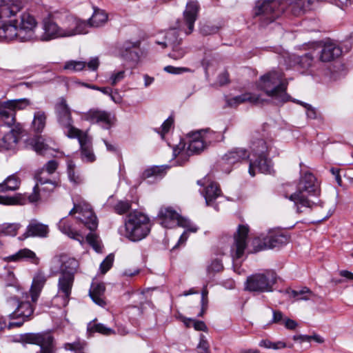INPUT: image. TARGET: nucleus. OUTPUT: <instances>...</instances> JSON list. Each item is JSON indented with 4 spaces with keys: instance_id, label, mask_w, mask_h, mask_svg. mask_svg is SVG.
I'll return each instance as SVG.
<instances>
[{
    "instance_id": "obj_64",
    "label": "nucleus",
    "mask_w": 353,
    "mask_h": 353,
    "mask_svg": "<svg viewBox=\"0 0 353 353\" xmlns=\"http://www.w3.org/2000/svg\"><path fill=\"white\" fill-rule=\"evenodd\" d=\"M198 353H210L208 344L206 341L201 339L197 346Z\"/></svg>"
},
{
    "instance_id": "obj_54",
    "label": "nucleus",
    "mask_w": 353,
    "mask_h": 353,
    "mask_svg": "<svg viewBox=\"0 0 353 353\" xmlns=\"http://www.w3.org/2000/svg\"><path fill=\"white\" fill-rule=\"evenodd\" d=\"M294 102L300 104L303 106L306 109V114L309 119H315L317 117V113L315 108H314L311 105L306 103L305 102L299 101V100H293Z\"/></svg>"
},
{
    "instance_id": "obj_14",
    "label": "nucleus",
    "mask_w": 353,
    "mask_h": 353,
    "mask_svg": "<svg viewBox=\"0 0 353 353\" xmlns=\"http://www.w3.org/2000/svg\"><path fill=\"white\" fill-rule=\"evenodd\" d=\"M74 282V276L59 274L57 283V294L54 296V300L61 299L60 305L65 307L68 305Z\"/></svg>"
},
{
    "instance_id": "obj_32",
    "label": "nucleus",
    "mask_w": 353,
    "mask_h": 353,
    "mask_svg": "<svg viewBox=\"0 0 353 353\" xmlns=\"http://www.w3.org/2000/svg\"><path fill=\"white\" fill-rule=\"evenodd\" d=\"M249 156L250 154L246 150L243 148H234L223 157V161L225 164L232 165L247 159Z\"/></svg>"
},
{
    "instance_id": "obj_25",
    "label": "nucleus",
    "mask_w": 353,
    "mask_h": 353,
    "mask_svg": "<svg viewBox=\"0 0 353 353\" xmlns=\"http://www.w3.org/2000/svg\"><path fill=\"white\" fill-rule=\"evenodd\" d=\"M18 20L14 19L9 23H3L0 26V41H11L17 39L19 41Z\"/></svg>"
},
{
    "instance_id": "obj_38",
    "label": "nucleus",
    "mask_w": 353,
    "mask_h": 353,
    "mask_svg": "<svg viewBox=\"0 0 353 353\" xmlns=\"http://www.w3.org/2000/svg\"><path fill=\"white\" fill-rule=\"evenodd\" d=\"M95 321L96 319L88 323L87 332L90 336H92L95 332H98L105 336H110L115 334L114 330L112 328H110L102 323H97Z\"/></svg>"
},
{
    "instance_id": "obj_21",
    "label": "nucleus",
    "mask_w": 353,
    "mask_h": 353,
    "mask_svg": "<svg viewBox=\"0 0 353 353\" xmlns=\"http://www.w3.org/2000/svg\"><path fill=\"white\" fill-rule=\"evenodd\" d=\"M75 138L78 139L80 145L82 161L88 163L94 162L96 159V157L93 152L92 143L88 136L81 131Z\"/></svg>"
},
{
    "instance_id": "obj_48",
    "label": "nucleus",
    "mask_w": 353,
    "mask_h": 353,
    "mask_svg": "<svg viewBox=\"0 0 353 353\" xmlns=\"http://www.w3.org/2000/svg\"><path fill=\"white\" fill-rule=\"evenodd\" d=\"M20 227L19 223H4L1 226L0 234L5 236H14Z\"/></svg>"
},
{
    "instance_id": "obj_27",
    "label": "nucleus",
    "mask_w": 353,
    "mask_h": 353,
    "mask_svg": "<svg viewBox=\"0 0 353 353\" xmlns=\"http://www.w3.org/2000/svg\"><path fill=\"white\" fill-rule=\"evenodd\" d=\"M289 241V237L280 231H270L265 236L263 248L272 249L285 245Z\"/></svg>"
},
{
    "instance_id": "obj_49",
    "label": "nucleus",
    "mask_w": 353,
    "mask_h": 353,
    "mask_svg": "<svg viewBox=\"0 0 353 353\" xmlns=\"http://www.w3.org/2000/svg\"><path fill=\"white\" fill-rule=\"evenodd\" d=\"M75 165L72 161H68V175L70 182L74 184H79L82 182L83 179L79 174L75 172Z\"/></svg>"
},
{
    "instance_id": "obj_8",
    "label": "nucleus",
    "mask_w": 353,
    "mask_h": 353,
    "mask_svg": "<svg viewBox=\"0 0 353 353\" xmlns=\"http://www.w3.org/2000/svg\"><path fill=\"white\" fill-rule=\"evenodd\" d=\"M158 218L160 221V224L164 228H171L178 225L188 228V230L193 233L196 232L198 230V228L193 225L190 220L180 216L171 207L161 208L158 214Z\"/></svg>"
},
{
    "instance_id": "obj_41",
    "label": "nucleus",
    "mask_w": 353,
    "mask_h": 353,
    "mask_svg": "<svg viewBox=\"0 0 353 353\" xmlns=\"http://www.w3.org/2000/svg\"><path fill=\"white\" fill-rule=\"evenodd\" d=\"M182 39L179 37L178 31L176 29H171L168 31L165 36V41L163 43L159 42V44L163 45L164 48H174L176 46H180Z\"/></svg>"
},
{
    "instance_id": "obj_62",
    "label": "nucleus",
    "mask_w": 353,
    "mask_h": 353,
    "mask_svg": "<svg viewBox=\"0 0 353 353\" xmlns=\"http://www.w3.org/2000/svg\"><path fill=\"white\" fill-rule=\"evenodd\" d=\"M265 244V237L263 239L260 238H255L252 241L253 245V252H257L263 250L269 249L268 248H263V245Z\"/></svg>"
},
{
    "instance_id": "obj_52",
    "label": "nucleus",
    "mask_w": 353,
    "mask_h": 353,
    "mask_svg": "<svg viewBox=\"0 0 353 353\" xmlns=\"http://www.w3.org/2000/svg\"><path fill=\"white\" fill-rule=\"evenodd\" d=\"M223 269V265L222 264L221 260L219 259H213L210 264L207 268V271L209 274L212 273L214 274L216 272H219L222 271Z\"/></svg>"
},
{
    "instance_id": "obj_1",
    "label": "nucleus",
    "mask_w": 353,
    "mask_h": 353,
    "mask_svg": "<svg viewBox=\"0 0 353 353\" xmlns=\"http://www.w3.org/2000/svg\"><path fill=\"white\" fill-rule=\"evenodd\" d=\"M321 0H263L259 1L254 8V17L261 26L273 22L287 8L296 16L301 15Z\"/></svg>"
},
{
    "instance_id": "obj_57",
    "label": "nucleus",
    "mask_w": 353,
    "mask_h": 353,
    "mask_svg": "<svg viewBox=\"0 0 353 353\" xmlns=\"http://www.w3.org/2000/svg\"><path fill=\"white\" fill-rule=\"evenodd\" d=\"M12 101V108L14 111L15 109L22 110L30 105V101L27 99H19L14 100H8Z\"/></svg>"
},
{
    "instance_id": "obj_43",
    "label": "nucleus",
    "mask_w": 353,
    "mask_h": 353,
    "mask_svg": "<svg viewBox=\"0 0 353 353\" xmlns=\"http://www.w3.org/2000/svg\"><path fill=\"white\" fill-rule=\"evenodd\" d=\"M252 154L254 157H263L267 155L268 146L263 139H258L251 145Z\"/></svg>"
},
{
    "instance_id": "obj_60",
    "label": "nucleus",
    "mask_w": 353,
    "mask_h": 353,
    "mask_svg": "<svg viewBox=\"0 0 353 353\" xmlns=\"http://www.w3.org/2000/svg\"><path fill=\"white\" fill-rule=\"evenodd\" d=\"M163 171V169L158 166H154L147 169L143 173V177L145 179L151 177V176H161V174Z\"/></svg>"
},
{
    "instance_id": "obj_23",
    "label": "nucleus",
    "mask_w": 353,
    "mask_h": 353,
    "mask_svg": "<svg viewBox=\"0 0 353 353\" xmlns=\"http://www.w3.org/2000/svg\"><path fill=\"white\" fill-rule=\"evenodd\" d=\"M49 233L48 225L39 222L36 219H32L27 226L26 231L23 234L24 238L39 237L46 238Z\"/></svg>"
},
{
    "instance_id": "obj_11",
    "label": "nucleus",
    "mask_w": 353,
    "mask_h": 353,
    "mask_svg": "<svg viewBox=\"0 0 353 353\" xmlns=\"http://www.w3.org/2000/svg\"><path fill=\"white\" fill-rule=\"evenodd\" d=\"M43 32L38 34L37 40L50 41L56 38L62 37L61 26L58 12L48 14L42 21Z\"/></svg>"
},
{
    "instance_id": "obj_4",
    "label": "nucleus",
    "mask_w": 353,
    "mask_h": 353,
    "mask_svg": "<svg viewBox=\"0 0 353 353\" xmlns=\"http://www.w3.org/2000/svg\"><path fill=\"white\" fill-rule=\"evenodd\" d=\"M320 194L319 185L316 177L310 172H305L300 179L298 190L289 196L294 202L298 212H301L302 208H312L316 204L314 201L308 199L309 195L318 196Z\"/></svg>"
},
{
    "instance_id": "obj_44",
    "label": "nucleus",
    "mask_w": 353,
    "mask_h": 353,
    "mask_svg": "<svg viewBox=\"0 0 353 353\" xmlns=\"http://www.w3.org/2000/svg\"><path fill=\"white\" fill-rule=\"evenodd\" d=\"M30 144L32 149L38 154H43L48 150V145L44 143V139L40 136H37L30 140Z\"/></svg>"
},
{
    "instance_id": "obj_61",
    "label": "nucleus",
    "mask_w": 353,
    "mask_h": 353,
    "mask_svg": "<svg viewBox=\"0 0 353 353\" xmlns=\"http://www.w3.org/2000/svg\"><path fill=\"white\" fill-rule=\"evenodd\" d=\"M125 77V71L121 70L117 72L112 73L110 77V83L112 85H115L121 81Z\"/></svg>"
},
{
    "instance_id": "obj_16",
    "label": "nucleus",
    "mask_w": 353,
    "mask_h": 353,
    "mask_svg": "<svg viewBox=\"0 0 353 353\" xmlns=\"http://www.w3.org/2000/svg\"><path fill=\"white\" fill-rule=\"evenodd\" d=\"M249 229L247 226L239 225L237 231L234 234L233 244L231 247V254L233 258L239 259L247 247V238Z\"/></svg>"
},
{
    "instance_id": "obj_34",
    "label": "nucleus",
    "mask_w": 353,
    "mask_h": 353,
    "mask_svg": "<svg viewBox=\"0 0 353 353\" xmlns=\"http://www.w3.org/2000/svg\"><path fill=\"white\" fill-rule=\"evenodd\" d=\"M207 148L201 135L197 132H193L188 147V154H198Z\"/></svg>"
},
{
    "instance_id": "obj_9",
    "label": "nucleus",
    "mask_w": 353,
    "mask_h": 353,
    "mask_svg": "<svg viewBox=\"0 0 353 353\" xmlns=\"http://www.w3.org/2000/svg\"><path fill=\"white\" fill-rule=\"evenodd\" d=\"M55 114L59 124L67 130L65 134L69 138H74L78 136V133L81 132L79 129L72 125L73 120L72 118L71 110L68 105L66 101L63 98H61L55 104Z\"/></svg>"
},
{
    "instance_id": "obj_15",
    "label": "nucleus",
    "mask_w": 353,
    "mask_h": 353,
    "mask_svg": "<svg viewBox=\"0 0 353 353\" xmlns=\"http://www.w3.org/2000/svg\"><path fill=\"white\" fill-rule=\"evenodd\" d=\"M26 341L40 347L39 352L37 353H55L56 348L54 344V338L49 333L30 334L26 338Z\"/></svg>"
},
{
    "instance_id": "obj_30",
    "label": "nucleus",
    "mask_w": 353,
    "mask_h": 353,
    "mask_svg": "<svg viewBox=\"0 0 353 353\" xmlns=\"http://www.w3.org/2000/svg\"><path fill=\"white\" fill-rule=\"evenodd\" d=\"M46 281V276L42 272H38L34 275L30 290L31 299L33 303H36L37 301Z\"/></svg>"
},
{
    "instance_id": "obj_13",
    "label": "nucleus",
    "mask_w": 353,
    "mask_h": 353,
    "mask_svg": "<svg viewBox=\"0 0 353 353\" xmlns=\"http://www.w3.org/2000/svg\"><path fill=\"white\" fill-rule=\"evenodd\" d=\"M199 4L196 1H191L186 5L183 20L179 21L178 28L190 34L194 30V24L197 19Z\"/></svg>"
},
{
    "instance_id": "obj_7",
    "label": "nucleus",
    "mask_w": 353,
    "mask_h": 353,
    "mask_svg": "<svg viewBox=\"0 0 353 353\" xmlns=\"http://www.w3.org/2000/svg\"><path fill=\"white\" fill-rule=\"evenodd\" d=\"M276 274L272 270H265L249 276L245 283V289L250 292H272L276 283Z\"/></svg>"
},
{
    "instance_id": "obj_37",
    "label": "nucleus",
    "mask_w": 353,
    "mask_h": 353,
    "mask_svg": "<svg viewBox=\"0 0 353 353\" xmlns=\"http://www.w3.org/2000/svg\"><path fill=\"white\" fill-rule=\"evenodd\" d=\"M58 228L61 232L66 234L70 238L78 241L81 244L84 241L83 236L78 232L74 230L64 219L60 220L58 223Z\"/></svg>"
},
{
    "instance_id": "obj_5",
    "label": "nucleus",
    "mask_w": 353,
    "mask_h": 353,
    "mask_svg": "<svg viewBox=\"0 0 353 353\" xmlns=\"http://www.w3.org/2000/svg\"><path fill=\"white\" fill-rule=\"evenodd\" d=\"M125 236L132 241H139L150 232L152 223L144 213L134 210L129 213L125 221Z\"/></svg>"
},
{
    "instance_id": "obj_33",
    "label": "nucleus",
    "mask_w": 353,
    "mask_h": 353,
    "mask_svg": "<svg viewBox=\"0 0 353 353\" xmlns=\"http://www.w3.org/2000/svg\"><path fill=\"white\" fill-rule=\"evenodd\" d=\"M79 267V261L74 258L61 257L59 274L75 277Z\"/></svg>"
},
{
    "instance_id": "obj_19",
    "label": "nucleus",
    "mask_w": 353,
    "mask_h": 353,
    "mask_svg": "<svg viewBox=\"0 0 353 353\" xmlns=\"http://www.w3.org/2000/svg\"><path fill=\"white\" fill-rule=\"evenodd\" d=\"M58 167V163L54 160L49 161L41 170L35 174V179L41 185H46L42 188L43 190L52 191L57 185L58 183L52 181L45 176L44 174L48 173L51 174L55 172Z\"/></svg>"
},
{
    "instance_id": "obj_12",
    "label": "nucleus",
    "mask_w": 353,
    "mask_h": 353,
    "mask_svg": "<svg viewBox=\"0 0 353 353\" xmlns=\"http://www.w3.org/2000/svg\"><path fill=\"white\" fill-rule=\"evenodd\" d=\"M19 29V41L26 42L38 39L36 33L37 21L33 16L28 12H23L20 16L17 23Z\"/></svg>"
},
{
    "instance_id": "obj_58",
    "label": "nucleus",
    "mask_w": 353,
    "mask_h": 353,
    "mask_svg": "<svg viewBox=\"0 0 353 353\" xmlns=\"http://www.w3.org/2000/svg\"><path fill=\"white\" fill-rule=\"evenodd\" d=\"M172 123L173 119L169 117L163 123L160 129L156 130L157 132L161 134L162 139H163L165 134L168 132Z\"/></svg>"
},
{
    "instance_id": "obj_39",
    "label": "nucleus",
    "mask_w": 353,
    "mask_h": 353,
    "mask_svg": "<svg viewBox=\"0 0 353 353\" xmlns=\"http://www.w3.org/2000/svg\"><path fill=\"white\" fill-rule=\"evenodd\" d=\"M108 20V14L105 11L95 8L92 17L86 21L88 24V28L94 27L98 28L104 25Z\"/></svg>"
},
{
    "instance_id": "obj_51",
    "label": "nucleus",
    "mask_w": 353,
    "mask_h": 353,
    "mask_svg": "<svg viewBox=\"0 0 353 353\" xmlns=\"http://www.w3.org/2000/svg\"><path fill=\"white\" fill-rule=\"evenodd\" d=\"M131 209V202L129 201H119L114 206V210L118 214H123Z\"/></svg>"
},
{
    "instance_id": "obj_20",
    "label": "nucleus",
    "mask_w": 353,
    "mask_h": 353,
    "mask_svg": "<svg viewBox=\"0 0 353 353\" xmlns=\"http://www.w3.org/2000/svg\"><path fill=\"white\" fill-rule=\"evenodd\" d=\"M311 46V48L314 49L321 48L319 59L322 62L331 61L339 57L342 53L341 48L336 43L330 41L325 43L323 46L319 43H312Z\"/></svg>"
},
{
    "instance_id": "obj_50",
    "label": "nucleus",
    "mask_w": 353,
    "mask_h": 353,
    "mask_svg": "<svg viewBox=\"0 0 353 353\" xmlns=\"http://www.w3.org/2000/svg\"><path fill=\"white\" fill-rule=\"evenodd\" d=\"M314 58L311 53H305L304 55L298 57L296 59V62L301 68L304 70L309 69L313 64Z\"/></svg>"
},
{
    "instance_id": "obj_42",
    "label": "nucleus",
    "mask_w": 353,
    "mask_h": 353,
    "mask_svg": "<svg viewBox=\"0 0 353 353\" xmlns=\"http://www.w3.org/2000/svg\"><path fill=\"white\" fill-rule=\"evenodd\" d=\"M46 115L43 111H37L34 114V119L32 123L33 130L37 132L43 131L46 126Z\"/></svg>"
},
{
    "instance_id": "obj_18",
    "label": "nucleus",
    "mask_w": 353,
    "mask_h": 353,
    "mask_svg": "<svg viewBox=\"0 0 353 353\" xmlns=\"http://www.w3.org/2000/svg\"><path fill=\"white\" fill-rule=\"evenodd\" d=\"M23 132L20 123L14 125L9 132L0 139V151L15 150Z\"/></svg>"
},
{
    "instance_id": "obj_26",
    "label": "nucleus",
    "mask_w": 353,
    "mask_h": 353,
    "mask_svg": "<svg viewBox=\"0 0 353 353\" xmlns=\"http://www.w3.org/2000/svg\"><path fill=\"white\" fill-rule=\"evenodd\" d=\"M256 169H257L261 173H271L272 163L271 161L267 158V155L263 157H256L255 160H250L248 171L252 176H255Z\"/></svg>"
},
{
    "instance_id": "obj_63",
    "label": "nucleus",
    "mask_w": 353,
    "mask_h": 353,
    "mask_svg": "<svg viewBox=\"0 0 353 353\" xmlns=\"http://www.w3.org/2000/svg\"><path fill=\"white\" fill-rule=\"evenodd\" d=\"M164 70L168 73L174 74H181L183 72H186L190 71V70L188 68H183V67H174L172 65H168L164 68Z\"/></svg>"
},
{
    "instance_id": "obj_24",
    "label": "nucleus",
    "mask_w": 353,
    "mask_h": 353,
    "mask_svg": "<svg viewBox=\"0 0 353 353\" xmlns=\"http://www.w3.org/2000/svg\"><path fill=\"white\" fill-rule=\"evenodd\" d=\"M85 120L91 123H101L105 128H109L111 123L110 114L103 110L91 109L84 114Z\"/></svg>"
},
{
    "instance_id": "obj_28",
    "label": "nucleus",
    "mask_w": 353,
    "mask_h": 353,
    "mask_svg": "<svg viewBox=\"0 0 353 353\" xmlns=\"http://www.w3.org/2000/svg\"><path fill=\"white\" fill-rule=\"evenodd\" d=\"M248 101L252 104L257 105L263 103L264 100L259 96L246 92L239 96H236L226 100L227 105L230 107H236L239 104Z\"/></svg>"
},
{
    "instance_id": "obj_46",
    "label": "nucleus",
    "mask_w": 353,
    "mask_h": 353,
    "mask_svg": "<svg viewBox=\"0 0 353 353\" xmlns=\"http://www.w3.org/2000/svg\"><path fill=\"white\" fill-rule=\"evenodd\" d=\"M312 295V292L306 287H304L300 290H292L290 292V296L294 298L296 301L309 300Z\"/></svg>"
},
{
    "instance_id": "obj_55",
    "label": "nucleus",
    "mask_w": 353,
    "mask_h": 353,
    "mask_svg": "<svg viewBox=\"0 0 353 353\" xmlns=\"http://www.w3.org/2000/svg\"><path fill=\"white\" fill-rule=\"evenodd\" d=\"M219 30V27L210 23H204L200 28V32L203 35H210L216 33Z\"/></svg>"
},
{
    "instance_id": "obj_6",
    "label": "nucleus",
    "mask_w": 353,
    "mask_h": 353,
    "mask_svg": "<svg viewBox=\"0 0 353 353\" xmlns=\"http://www.w3.org/2000/svg\"><path fill=\"white\" fill-rule=\"evenodd\" d=\"M62 37H70L88 32V24L85 20L68 12H58Z\"/></svg>"
},
{
    "instance_id": "obj_53",
    "label": "nucleus",
    "mask_w": 353,
    "mask_h": 353,
    "mask_svg": "<svg viewBox=\"0 0 353 353\" xmlns=\"http://www.w3.org/2000/svg\"><path fill=\"white\" fill-rule=\"evenodd\" d=\"M185 324L187 327H193L196 330L198 331H207L208 327L205 323L201 321H197L194 319H189L185 321Z\"/></svg>"
},
{
    "instance_id": "obj_29",
    "label": "nucleus",
    "mask_w": 353,
    "mask_h": 353,
    "mask_svg": "<svg viewBox=\"0 0 353 353\" xmlns=\"http://www.w3.org/2000/svg\"><path fill=\"white\" fill-rule=\"evenodd\" d=\"M137 47V43H124L119 48L120 57L126 61L137 62L139 57Z\"/></svg>"
},
{
    "instance_id": "obj_2",
    "label": "nucleus",
    "mask_w": 353,
    "mask_h": 353,
    "mask_svg": "<svg viewBox=\"0 0 353 353\" xmlns=\"http://www.w3.org/2000/svg\"><path fill=\"white\" fill-rule=\"evenodd\" d=\"M287 86L288 81L284 74L278 70L267 72L260 77L258 82L259 88L277 103H284L290 99V96L286 92Z\"/></svg>"
},
{
    "instance_id": "obj_10",
    "label": "nucleus",
    "mask_w": 353,
    "mask_h": 353,
    "mask_svg": "<svg viewBox=\"0 0 353 353\" xmlns=\"http://www.w3.org/2000/svg\"><path fill=\"white\" fill-rule=\"evenodd\" d=\"M20 185L21 179L17 174H11L0 183V193L15 191L19 188ZM25 202L26 199L21 194H17L14 196L0 195V204L2 205H23Z\"/></svg>"
},
{
    "instance_id": "obj_35",
    "label": "nucleus",
    "mask_w": 353,
    "mask_h": 353,
    "mask_svg": "<svg viewBox=\"0 0 353 353\" xmlns=\"http://www.w3.org/2000/svg\"><path fill=\"white\" fill-rule=\"evenodd\" d=\"M105 285L103 283L92 284L91 289L89 292V295L92 300L99 306H104L105 301H104L103 296L105 292Z\"/></svg>"
},
{
    "instance_id": "obj_31",
    "label": "nucleus",
    "mask_w": 353,
    "mask_h": 353,
    "mask_svg": "<svg viewBox=\"0 0 353 353\" xmlns=\"http://www.w3.org/2000/svg\"><path fill=\"white\" fill-rule=\"evenodd\" d=\"M12 101H0V118L8 126L14 125L15 114L12 108Z\"/></svg>"
},
{
    "instance_id": "obj_22",
    "label": "nucleus",
    "mask_w": 353,
    "mask_h": 353,
    "mask_svg": "<svg viewBox=\"0 0 353 353\" xmlns=\"http://www.w3.org/2000/svg\"><path fill=\"white\" fill-rule=\"evenodd\" d=\"M23 7L21 0H0V19L16 15Z\"/></svg>"
},
{
    "instance_id": "obj_45",
    "label": "nucleus",
    "mask_w": 353,
    "mask_h": 353,
    "mask_svg": "<svg viewBox=\"0 0 353 353\" xmlns=\"http://www.w3.org/2000/svg\"><path fill=\"white\" fill-rule=\"evenodd\" d=\"M197 132L199 133L203 141L205 142L207 146L212 142L216 141L219 137V134L218 133L209 128L200 130L197 131Z\"/></svg>"
},
{
    "instance_id": "obj_36",
    "label": "nucleus",
    "mask_w": 353,
    "mask_h": 353,
    "mask_svg": "<svg viewBox=\"0 0 353 353\" xmlns=\"http://www.w3.org/2000/svg\"><path fill=\"white\" fill-rule=\"evenodd\" d=\"M221 190L216 183L210 182L205 189L203 196L206 205H214V201L221 195Z\"/></svg>"
},
{
    "instance_id": "obj_56",
    "label": "nucleus",
    "mask_w": 353,
    "mask_h": 353,
    "mask_svg": "<svg viewBox=\"0 0 353 353\" xmlns=\"http://www.w3.org/2000/svg\"><path fill=\"white\" fill-rule=\"evenodd\" d=\"M186 51L179 46H176L174 48H172V52L169 53V57L174 60H178L184 57Z\"/></svg>"
},
{
    "instance_id": "obj_59",
    "label": "nucleus",
    "mask_w": 353,
    "mask_h": 353,
    "mask_svg": "<svg viewBox=\"0 0 353 353\" xmlns=\"http://www.w3.org/2000/svg\"><path fill=\"white\" fill-rule=\"evenodd\" d=\"M114 261V256L109 254L101 263L100 268L103 274L106 273L112 267Z\"/></svg>"
},
{
    "instance_id": "obj_40",
    "label": "nucleus",
    "mask_w": 353,
    "mask_h": 353,
    "mask_svg": "<svg viewBox=\"0 0 353 353\" xmlns=\"http://www.w3.org/2000/svg\"><path fill=\"white\" fill-rule=\"evenodd\" d=\"M23 259L32 260V261L34 263L37 260L35 253L27 248L21 249L14 254L8 256L5 258V261H18Z\"/></svg>"
},
{
    "instance_id": "obj_17",
    "label": "nucleus",
    "mask_w": 353,
    "mask_h": 353,
    "mask_svg": "<svg viewBox=\"0 0 353 353\" xmlns=\"http://www.w3.org/2000/svg\"><path fill=\"white\" fill-rule=\"evenodd\" d=\"M6 305L12 308L17 306L16 309L9 314L10 319L18 318L29 319L34 312V307L29 301H19L15 297L8 299Z\"/></svg>"
},
{
    "instance_id": "obj_47",
    "label": "nucleus",
    "mask_w": 353,
    "mask_h": 353,
    "mask_svg": "<svg viewBox=\"0 0 353 353\" xmlns=\"http://www.w3.org/2000/svg\"><path fill=\"white\" fill-rule=\"evenodd\" d=\"M86 67V62L81 61L70 60L65 63L63 70L73 72L82 71Z\"/></svg>"
},
{
    "instance_id": "obj_3",
    "label": "nucleus",
    "mask_w": 353,
    "mask_h": 353,
    "mask_svg": "<svg viewBox=\"0 0 353 353\" xmlns=\"http://www.w3.org/2000/svg\"><path fill=\"white\" fill-rule=\"evenodd\" d=\"M75 214H78L76 219L83 223L91 231L86 236L87 242L95 251L101 252V246L99 241V236L97 234L92 232L97 229L98 222L90 205L85 201H81L78 203L74 202V206L69 212V215L72 216Z\"/></svg>"
}]
</instances>
